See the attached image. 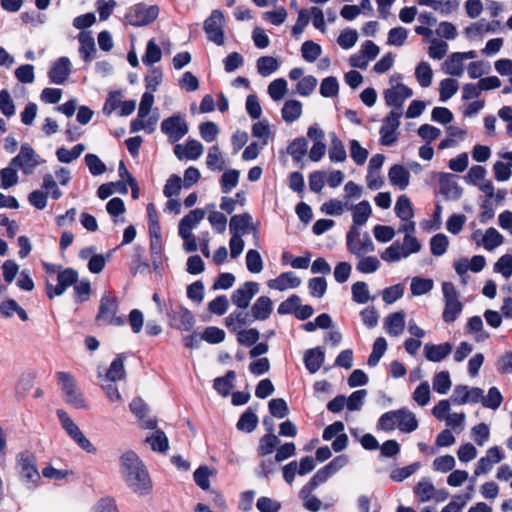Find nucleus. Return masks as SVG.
Here are the masks:
<instances>
[{"label":"nucleus","mask_w":512,"mask_h":512,"mask_svg":"<svg viewBox=\"0 0 512 512\" xmlns=\"http://www.w3.org/2000/svg\"><path fill=\"white\" fill-rule=\"evenodd\" d=\"M415 78L422 88L431 85L433 79V70L428 62L421 61L415 68Z\"/></svg>","instance_id":"e433bc0d"},{"label":"nucleus","mask_w":512,"mask_h":512,"mask_svg":"<svg viewBox=\"0 0 512 512\" xmlns=\"http://www.w3.org/2000/svg\"><path fill=\"white\" fill-rule=\"evenodd\" d=\"M349 209L350 205L348 201L343 202L338 199H331L325 202L321 207L322 212L331 216H340Z\"/></svg>","instance_id":"8fccbe9b"},{"label":"nucleus","mask_w":512,"mask_h":512,"mask_svg":"<svg viewBox=\"0 0 512 512\" xmlns=\"http://www.w3.org/2000/svg\"><path fill=\"white\" fill-rule=\"evenodd\" d=\"M348 250L356 256H362L373 252L375 250V245L371 237L368 234H365L362 238L358 239L354 245L350 244V248Z\"/></svg>","instance_id":"de8ad7c7"},{"label":"nucleus","mask_w":512,"mask_h":512,"mask_svg":"<svg viewBox=\"0 0 512 512\" xmlns=\"http://www.w3.org/2000/svg\"><path fill=\"white\" fill-rule=\"evenodd\" d=\"M224 158L223 155L217 145H214L209 148L207 157H206V165L210 170H222L224 168Z\"/></svg>","instance_id":"3c124183"},{"label":"nucleus","mask_w":512,"mask_h":512,"mask_svg":"<svg viewBox=\"0 0 512 512\" xmlns=\"http://www.w3.org/2000/svg\"><path fill=\"white\" fill-rule=\"evenodd\" d=\"M331 145L329 149V159L331 162H344L347 158V153L343 142L337 137L335 133L330 134Z\"/></svg>","instance_id":"f704fd0d"},{"label":"nucleus","mask_w":512,"mask_h":512,"mask_svg":"<svg viewBox=\"0 0 512 512\" xmlns=\"http://www.w3.org/2000/svg\"><path fill=\"white\" fill-rule=\"evenodd\" d=\"M246 267L248 271L258 274L263 270V260L257 250L250 249L246 253Z\"/></svg>","instance_id":"e2e57ef3"},{"label":"nucleus","mask_w":512,"mask_h":512,"mask_svg":"<svg viewBox=\"0 0 512 512\" xmlns=\"http://www.w3.org/2000/svg\"><path fill=\"white\" fill-rule=\"evenodd\" d=\"M203 151V145L195 139H189L185 146L177 144L174 147V153L179 160L184 158L188 160H197L202 155Z\"/></svg>","instance_id":"412c9836"},{"label":"nucleus","mask_w":512,"mask_h":512,"mask_svg":"<svg viewBox=\"0 0 512 512\" xmlns=\"http://www.w3.org/2000/svg\"><path fill=\"white\" fill-rule=\"evenodd\" d=\"M162 57V51L160 47L156 44L154 39L148 41L146 46L145 54L142 57V62L146 66H152L153 64L159 62Z\"/></svg>","instance_id":"49530a36"},{"label":"nucleus","mask_w":512,"mask_h":512,"mask_svg":"<svg viewBox=\"0 0 512 512\" xmlns=\"http://www.w3.org/2000/svg\"><path fill=\"white\" fill-rule=\"evenodd\" d=\"M78 280V273L76 270L72 268H66L60 271L57 275V285H52L49 282L46 283V293L47 296L52 299L55 296H61L65 293L67 288L75 283Z\"/></svg>","instance_id":"f8f14e48"},{"label":"nucleus","mask_w":512,"mask_h":512,"mask_svg":"<svg viewBox=\"0 0 512 512\" xmlns=\"http://www.w3.org/2000/svg\"><path fill=\"white\" fill-rule=\"evenodd\" d=\"M502 401L503 397L496 387H491L486 396L482 393V398L480 399V402L484 407L492 410L498 409Z\"/></svg>","instance_id":"6e6d98bb"},{"label":"nucleus","mask_w":512,"mask_h":512,"mask_svg":"<svg viewBox=\"0 0 512 512\" xmlns=\"http://www.w3.org/2000/svg\"><path fill=\"white\" fill-rule=\"evenodd\" d=\"M225 16L222 11L215 9L203 23V29L209 41L217 46L225 43Z\"/></svg>","instance_id":"0eeeda50"},{"label":"nucleus","mask_w":512,"mask_h":512,"mask_svg":"<svg viewBox=\"0 0 512 512\" xmlns=\"http://www.w3.org/2000/svg\"><path fill=\"white\" fill-rule=\"evenodd\" d=\"M204 217V210L194 209L180 220L178 230L193 232V230L199 225Z\"/></svg>","instance_id":"473e14b6"},{"label":"nucleus","mask_w":512,"mask_h":512,"mask_svg":"<svg viewBox=\"0 0 512 512\" xmlns=\"http://www.w3.org/2000/svg\"><path fill=\"white\" fill-rule=\"evenodd\" d=\"M267 284L271 289L285 291L297 288L301 284V279L294 272H284L275 279L269 280Z\"/></svg>","instance_id":"5701e85b"},{"label":"nucleus","mask_w":512,"mask_h":512,"mask_svg":"<svg viewBox=\"0 0 512 512\" xmlns=\"http://www.w3.org/2000/svg\"><path fill=\"white\" fill-rule=\"evenodd\" d=\"M122 478L133 492L144 495L151 489V481L146 468L136 453L125 452L120 458Z\"/></svg>","instance_id":"f257e3e1"},{"label":"nucleus","mask_w":512,"mask_h":512,"mask_svg":"<svg viewBox=\"0 0 512 512\" xmlns=\"http://www.w3.org/2000/svg\"><path fill=\"white\" fill-rule=\"evenodd\" d=\"M398 412V429L405 433H411L418 427V421L414 413L407 409H399Z\"/></svg>","instance_id":"72a5a7b5"},{"label":"nucleus","mask_w":512,"mask_h":512,"mask_svg":"<svg viewBox=\"0 0 512 512\" xmlns=\"http://www.w3.org/2000/svg\"><path fill=\"white\" fill-rule=\"evenodd\" d=\"M395 213L403 221L411 220L414 216V211L409 198L406 195L398 197L395 205Z\"/></svg>","instance_id":"a19ab883"},{"label":"nucleus","mask_w":512,"mask_h":512,"mask_svg":"<svg viewBox=\"0 0 512 512\" xmlns=\"http://www.w3.org/2000/svg\"><path fill=\"white\" fill-rule=\"evenodd\" d=\"M158 122L157 116H151L147 118H141L137 116L130 124L131 133H136L141 130L146 131L147 133H153L156 129V125Z\"/></svg>","instance_id":"ea45409f"},{"label":"nucleus","mask_w":512,"mask_h":512,"mask_svg":"<svg viewBox=\"0 0 512 512\" xmlns=\"http://www.w3.org/2000/svg\"><path fill=\"white\" fill-rule=\"evenodd\" d=\"M458 82L453 78H445L439 84L440 100L445 102L458 91Z\"/></svg>","instance_id":"13d9d810"},{"label":"nucleus","mask_w":512,"mask_h":512,"mask_svg":"<svg viewBox=\"0 0 512 512\" xmlns=\"http://www.w3.org/2000/svg\"><path fill=\"white\" fill-rule=\"evenodd\" d=\"M451 379L448 371H441L433 378V389L439 394H447L451 388Z\"/></svg>","instance_id":"4d7b16f0"},{"label":"nucleus","mask_w":512,"mask_h":512,"mask_svg":"<svg viewBox=\"0 0 512 512\" xmlns=\"http://www.w3.org/2000/svg\"><path fill=\"white\" fill-rule=\"evenodd\" d=\"M273 310V302L268 296L259 297L251 307V314L255 320H266Z\"/></svg>","instance_id":"cd10ccee"},{"label":"nucleus","mask_w":512,"mask_h":512,"mask_svg":"<svg viewBox=\"0 0 512 512\" xmlns=\"http://www.w3.org/2000/svg\"><path fill=\"white\" fill-rule=\"evenodd\" d=\"M236 375L234 371H228L225 376L214 380V388L222 396H227L234 386Z\"/></svg>","instance_id":"c03bdc74"},{"label":"nucleus","mask_w":512,"mask_h":512,"mask_svg":"<svg viewBox=\"0 0 512 512\" xmlns=\"http://www.w3.org/2000/svg\"><path fill=\"white\" fill-rule=\"evenodd\" d=\"M483 390L478 387H468L466 385H458L454 388L450 401L457 405L466 403H478L482 398Z\"/></svg>","instance_id":"6ab92c4d"},{"label":"nucleus","mask_w":512,"mask_h":512,"mask_svg":"<svg viewBox=\"0 0 512 512\" xmlns=\"http://www.w3.org/2000/svg\"><path fill=\"white\" fill-rule=\"evenodd\" d=\"M259 290L260 287L257 282L247 281L233 292L231 301L238 308L245 309Z\"/></svg>","instance_id":"f3484780"},{"label":"nucleus","mask_w":512,"mask_h":512,"mask_svg":"<svg viewBox=\"0 0 512 512\" xmlns=\"http://www.w3.org/2000/svg\"><path fill=\"white\" fill-rule=\"evenodd\" d=\"M302 103L298 100H287L281 110L282 118L287 123H293L302 115Z\"/></svg>","instance_id":"2f4dec72"},{"label":"nucleus","mask_w":512,"mask_h":512,"mask_svg":"<svg viewBox=\"0 0 512 512\" xmlns=\"http://www.w3.org/2000/svg\"><path fill=\"white\" fill-rule=\"evenodd\" d=\"M414 493L419 502L425 503L431 500L436 502L445 501L449 493L446 490L437 489L428 478H422L414 488Z\"/></svg>","instance_id":"9b49d317"},{"label":"nucleus","mask_w":512,"mask_h":512,"mask_svg":"<svg viewBox=\"0 0 512 512\" xmlns=\"http://www.w3.org/2000/svg\"><path fill=\"white\" fill-rule=\"evenodd\" d=\"M229 229L231 235L242 236L248 233L249 231L253 232V237L255 240V244L258 246L259 237L257 228L253 225L252 217L248 213L234 215L230 219Z\"/></svg>","instance_id":"4468645a"},{"label":"nucleus","mask_w":512,"mask_h":512,"mask_svg":"<svg viewBox=\"0 0 512 512\" xmlns=\"http://www.w3.org/2000/svg\"><path fill=\"white\" fill-rule=\"evenodd\" d=\"M57 415L63 429L74 440V442L87 453L95 454L97 451L95 446L83 434L78 425L69 417V415L63 410H58Z\"/></svg>","instance_id":"39448f33"},{"label":"nucleus","mask_w":512,"mask_h":512,"mask_svg":"<svg viewBox=\"0 0 512 512\" xmlns=\"http://www.w3.org/2000/svg\"><path fill=\"white\" fill-rule=\"evenodd\" d=\"M352 211L353 223L355 225H364L372 214V208L367 200H363L356 205L350 206Z\"/></svg>","instance_id":"7c9ffc66"},{"label":"nucleus","mask_w":512,"mask_h":512,"mask_svg":"<svg viewBox=\"0 0 512 512\" xmlns=\"http://www.w3.org/2000/svg\"><path fill=\"white\" fill-rule=\"evenodd\" d=\"M17 170L18 167L13 165L12 161L7 167L0 170V186L3 189H8L18 183L19 177Z\"/></svg>","instance_id":"58836bf2"},{"label":"nucleus","mask_w":512,"mask_h":512,"mask_svg":"<svg viewBox=\"0 0 512 512\" xmlns=\"http://www.w3.org/2000/svg\"><path fill=\"white\" fill-rule=\"evenodd\" d=\"M158 15L159 7L157 5L147 6L144 3H138L129 8L125 19L130 25L141 27L152 23Z\"/></svg>","instance_id":"20e7f679"},{"label":"nucleus","mask_w":512,"mask_h":512,"mask_svg":"<svg viewBox=\"0 0 512 512\" xmlns=\"http://www.w3.org/2000/svg\"><path fill=\"white\" fill-rule=\"evenodd\" d=\"M464 62L459 52H454L444 61L443 70L450 76L461 77L464 73Z\"/></svg>","instance_id":"c756f323"},{"label":"nucleus","mask_w":512,"mask_h":512,"mask_svg":"<svg viewBox=\"0 0 512 512\" xmlns=\"http://www.w3.org/2000/svg\"><path fill=\"white\" fill-rule=\"evenodd\" d=\"M258 423V417L255 412L249 408L245 413L242 414L239 421L237 422V429L245 432H252Z\"/></svg>","instance_id":"052dcab7"},{"label":"nucleus","mask_w":512,"mask_h":512,"mask_svg":"<svg viewBox=\"0 0 512 512\" xmlns=\"http://www.w3.org/2000/svg\"><path fill=\"white\" fill-rule=\"evenodd\" d=\"M146 442L151 446V449L158 452H165L169 447V442L166 434L161 430L155 432L146 438Z\"/></svg>","instance_id":"864d4df0"},{"label":"nucleus","mask_w":512,"mask_h":512,"mask_svg":"<svg viewBox=\"0 0 512 512\" xmlns=\"http://www.w3.org/2000/svg\"><path fill=\"white\" fill-rule=\"evenodd\" d=\"M434 287L432 279L413 277L411 279L410 289L413 296H421L429 293Z\"/></svg>","instance_id":"37998d69"},{"label":"nucleus","mask_w":512,"mask_h":512,"mask_svg":"<svg viewBox=\"0 0 512 512\" xmlns=\"http://www.w3.org/2000/svg\"><path fill=\"white\" fill-rule=\"evenodd\" d=\"M308 148V142L305 138L300 137L294 139L287 148L288 154L293 158L294 161L299 162L306 154Z\"/></svg>","instance_id":"603ef678"},{"label":"nucleus","mask_w":512,"mask_h":512,"mask_svg":"<svg viewBox=\"0 0 512 512\" xmlns=\"http://www.w3.org/2000/svg\"><path fill=\"white\" fill-rule=\"evenodd\" d=\"M321 484H323V482L313 476L299 491V498L306 510L318 512L321 509V501L313 494Z\"/></svg>","instance_id":"ddd939ff"},{"label":"nucleus","mask_w":512,"mask_h":512,"mask_svg":"<svg viewBox=\"0 0 512 512\" xmlns=\"http://www.w3.org/2000/svg\"><path fill=\"white\" fill-rule=\"evenodd\" d=\"M321 52V46L311 40L305 41L301 46L302 57L307 62H314Z\"/></svg>","instance_id":"0e129e2a"},{"label":"nucleus","mask_w":512,"mask_h":512,"mask_svg":"<svg viewBox=\"0 0 512 512\" xmlns=\"http://www.w3.org/2000/svg\"><path fill=\"white\" fill-rule=\"evenodd\" d=\"M408 38V30L404 27H395L389 30L387 44L390 46L400 47L405 44Z\"/></svg>","instance_id":"680f3d73"},{"label":"nucleus","mask_w":512,"mask_h":512,"mask_svg":"<svg viewBox=\"0 0 512 512\" xmlns=\"http://www.w3.org/2000/svg\"><path fill=\"white\" fill-rule=\"evenodd\" d=\"M347 463L348 457L346 455H339L327 465L319 469L313 476H315L321 482L325 483L329 478L344 468Z\"/></svg>","instance_id":"4be33fe9"},{"label":"nucleus","mask_w":512,"mask_h":512,"mask_svg":"<svg viewBox=\"0 0 512 512\" xmlns=\"http://www.w3.org/2000/svg\"><path fill=\"white\" fill-rule=\"evenodd\" d=\"M421 244L414 235H404L403 243L396 241L381 253V259L386 262H397L411 254L418 253Z\"/></svg>","instance_id":"f03ea898"},{"label":"nucleus","mask_w":512,"mask_h":512,"mask_svg":"<svg viewBox=\"0 0 512 512\" xmlns=\"http://www.w3.org/2000/svg\"><path fill=\"white\" fill-rule=\"evenodd\" d=\"M503 243V236L495 229L488 228L482 237V246L487 251H493L495 248L499 247Z\"/></svg>","instance_id":"79ce46f5"},{"label":"nucleus","mask_w":512,"mask_h":512,"mask_svg":"<svg viewBox=\"0 0 512 512\" xmlns=\"http://www.w3.org/2000/svg\"><path fill=\"white\" fill-rule=\"evenodd\" d=\"M353 300L359 304H365L370 300V292L365 282L358 281L352 285Z\"/></svg>","instance_id":"338daca9"},{"label":"nucleus","mask_w":512,"mask_h":512,"mask_svg":"<svg viewBox=\"0 0 512 512\" xmlns=\"http://www.w3.org/2000/svg\"><path fill=\"white\" fill-rule=\"evenodd\" d=\"M0 313L4 317H11L14 313H17L21 320L26 321L28 319L26 311L12 299L0 303Z\"/></svg>","instance_id":"a18cd8bd"},{"label":"nucleus","mask_w":512,"mask_h":512,"mask_svg":"<svg viewBox=\"0 0 512 512\" xmlns=\"http://www.w3.org/2000/svg\"><path fill=\"white\" fill-rule=\"evenodd\" d=\"M11 161L25 175L33 174L36 168L44 162L29 143L22 144L20 152Z\"/></svg>","instance_id":"423d86ee"},{"label":"nucleus","mask_w":512,"mask_h":512,"mask_svg":"<svg viewBox=\"0 0 512 512\" xmlns=\"http://www.w3.org/2000/svg\"><path fill=\"white\" fill-rule=\"evenodd\" d=\"M413 95L412 89L404 84H397L391 89H387L384 93L385 102L394 108H401L404 101Z\"/></svg>","instance_id":"aec40b11"},{"label":"nucleus","mask_w":512,"mask_h":512,"mask_svg":"<svg viewBox=\"0 0 512 512\" xmlns=\"http://www.w3.org/2000/svg\"><path fill=\"white\" fill-rule=\"evenodd\" d=\"M505 458L502 450L498 446H492L487 449L485 456L481 457L474 468V477L487 474L491 471L494 464L500 463Z\"/></svg>","instance_id":"2eb2a0df"},{"label":"nucleus","mask_w":512,"mask_h":512,"mask_svg":"<svg viewBox=\"0 0 512 512\" xmlns=\"http://www.w3.org/2000/svg\"><path fill=\"white\" fill-rule=\"evenodd\" d=\"M72 72V64L68 57H60L52 62L48 72L51 83L61 85L66 82Z\"/></svg>","instance_id":"a211bd4d"},{"label":"nucleus","mask_w":512,"mask_h":512,"mask_svg":"<svg viewBox=\"0 0 512 512\" xmlns=\"http://www.w3.org/2000/svg\"><path fill=\"white\" fill-rule=\"evenodd\" d=\"M445 301L443 320L447 323L455 321L463 310V304L459 300L455 286L451 282L442 284Z\"/></svg>","instance_id":"6e6552de"},{"label":"nucleus","mask_w":512,"mask_h":512,"mask_svg":"<svg viewBox=\"0 0 512 512\" xmlns=\"http://www.w3.org/2000/svg\"><path fill=\"white\" fill-rule=\"evenodd\" d=\"M494 271L500 273L506 279L512 276V255L501 256L494 264Z\"/></svg>","instance_id":"774afa93"},{"label":"nucleus","mask_w":512,"mask_h":512,"mask_svg":"<svg viewBox=\"0 0 512 512\" xmlns=\"http://www.w3.org/2000/svg\"><path fill=\"white\" fill-rule=\"evenodd\" d=\"M350 156L352 160L359 166L363 165L369 155L366 148L362 147L358 140H351L349 143Z\"/></svg>","instance_id":"bf43d9fd"},{"label":"nucleus","mask_w":512,"mask_h":512,"mask_svg":"<svg viewBox=\"0 0 512 512\" xmlns=\"http://www.w3.org/2000/svg\"><path fill=\"white\" fill-rule=\"evenodd\" d=\"M18 466L23 481L28 484H36L40 480V474L36 467V460L32 454L21 453L18 457Z\"/></svg>","instance_id":"dca6fc26"},{"label":"nucleus","mask_w":512,"mask_h":512,"mask_svg":"<svg viewBox=\"0 0 512 512\" xmlns=\"http://www.w3.org/2000/svg\"><path fill=\"white\" fill-rule=\"evenodd\" d=\"M325 360V353L320 348L308 349L304 355V363L311 374L320 370Z\"/></svg>","instance_id":"bb28decb"},{"label":"nucleus","mask_w":512,"mask_h":512,"mask_svg":"<svg viewBox=\"0 0 512 512\" xmlns=\"http://www.w3.org/2000/svg\"><path fill=\"white\" fill-rule=\"evenodd\" d=\"M58 384L64 394L65 402L75 409H87L88 405L79 390L73 376L64 371L57 373Z\"/></svg>","instance_id":"7ed1b4c3"},{"label":"nucleus","mask_w":512,"mask_h":512,"mask_svg":"<svg viewBox=\"0 0 512 512\" xmlns=\"http://www.w3.org/2000/svg\"><path fill=\"white\" fill-rule=\"evenodd\" d=\"M125 376L123 358L118 356L110 365L106 373V379L110 382L121 380Z\"/></svg>","instance_id":"69168bd1"},{"label":"nucleus","mask_w":512,"mask_h":512,"mask_svg":"<svg viewBox=\"0 0 512 512\" xmlns=\"http://www.w3.org/2000/svg\"><path fill=\"white\" fill-rule=\"evenodd\" d=\"M389 181L393 186L404 190L409 185L410 173L402 165H393L388 173Z\"/></svg>","instance_id":"c85d7f7f"},{"label":"nucleus","mask_w":512,"mask_h":512,"mask_svg":"<svg viewBox=\"0 0 512 512\" xmlns=\"http://www.w3.org/2000/svg\"><path fill=\"white\" fill-rule=\"evenodd\" d=\"M268 94L272 100L278 102L284 98L288 90V83L284 78L273 80L268 85Z\"/></svg>","instance_id":"09e8293b"},{"label":"nucleus","mask_w":512,"mask_h":512,"mask_svg":"<svg viewBox=\"0 0 512 512\" xmlns=\"http://www.w3.org/2000/svg\"><path fill=\"white\" fill-rule=\"evenodd\" d=\"M85 149L84 144H77L70 150L65 147H60L56 151V158L60 163H71L78 159Z\"/></svg>","instance_id":"c9c22d12"},{"label":"nucleus","mask_w":512,"mask_h":512,"mask_svg":"<svg viewBox=\"0 0 512 512\" xmlns=\"http://www.w3.org/2000/svg\"><path fill=\"white\" fill-rule=\"evenodd\" d=\"M279 67L278 61L276 58L271 56H262L257 60V70L258 73L267 77L275 72Z\"/></svg>","instance_id":"5fc2aeb1"},{"label":"nucleus","mask_w":512,"mask_h":512,"mask_svg":"<svg viewBox=\"0 0 512 512\" xmlns=\"http://www.w3.org/2000/svg\"><path fill=\"white\" fill-rule=\"evenodd\" d=\"M188 124L184 116L173 115L164 119L161 123V131L168 137L169 142L175 143L188 133Z\"/></svg>","instance_id":"1a4fd4ad"},{"label":"nucleus","mask_w":512,"mask_h":512,"mask_svg":"<svg viewBox=\"0 0 512 512\" xmlns=\"http://www.w3.org/2000/svg\"><path fill=\"white\" fill-rule=\"evenodd\" d=\"M78 40L80 42L79 53L83 60L86 62L92 61L95 58L97 50L91 32H80L78 35Z\"/></svg>","instance_id":"a878e982"},{"label":"nucleus","mask_w":512,"mask_h":512,"mask_svg":"<svg viewBox=\"0 0 512 512\" xmlns=\"http://www.w3.org/2000/svg\"><path fill=\"white\" fill-rule=\"evenodd\" d=\"M452 352L450 343L432 344L427 343L424 346V355L431 362H440Z\"/></svg>","instance_id":"393cba45"},{"label":"nucleus","mask_w":512,"mask_h":512,"mask_svg":"<svg viewBox=\"0 0 512 512\" xmlns=\"http://www.w3.org/2000/svg\"><path fill=\"white\" fill-rule=\"evenodd\" d=\"M117 310V299L110 295H104L100 301L99 312L97 315L98 321L109 325H123L124 318L116 315Z\"/></svg>","instance_id":"9d476101"},{"label":"nucleus","mask_w":512,"mask_h":512,"mask_svg":"<svg viewBox=\"0 0 512 512\" xmlns=\"http://www.w3.org/2000/svg\"><path fill=\"white\" fill-rule=\"evenodd\" d=\"M106 210L108 214L111 217H113V221L115 224H123L125 222V218L123 217V214L125 212V205L121 198H112L107 203Z\"/></svg>","instance_id":"4c0bfd02"},{"label":"nucleus","mask_w":512,"mask_h":512,"mask_svg":"<svg viewBox=\"0 0 512 512\" xmlns=\"http://www.w3.org/2000/svg\"><path fill=\"white\" fill-rule=\"evenodd\" d=\"M406 314L403 311L389 314L384 320V326L390 336L398 337L405 329Z\"/></svg>","instance_id":"b1692460"}]
</instances>
